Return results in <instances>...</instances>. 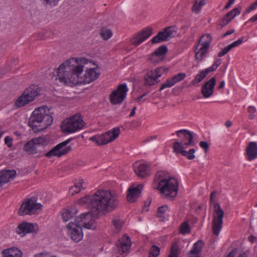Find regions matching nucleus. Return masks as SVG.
Returning <instances> with one entry per match:
<instances>
[{
	"label": "nucleus",
	"instance_id": "obj_34",
	"mask_svg": "<svg viewBox=\"0 0 257 257\" xmlns=\"http://www.w3.org/2000/svg\"><path fill=\"white\" fill-rule=\"evenodd\" d=\"M157 78L152 71L149 72L145 77V84L149 85H153L157 82Z\"/></svg>",
	"mask_w": 257,
	"mask_h": 257
},
{
	"label": "nucleus",
	"instance_id": "obj_30",
	"mask_svg": "<svg viewBox=\"0 0 257 257\" xmlns=\"http://www.w3.org/2000/svg\"><path fill=\"white\" fill-rule=\"evenodd\" d=\"M244 41V37H241L236 41L233 42L232 43L224 47L220 52L218 54V56L219 57H222L230 51L232 48L238 46L243 43Z\"/></svg>",
	"mask_w": 257,
	"mask_h": 257
},
{
	"label": "nucleus",
	"instance_id": "obj_23",
	"mask_svg": "<svg viewBox=\"0 0 257 257\" xmlns=\"http://www.w3.org/2000/svg\"><path fill=\"white\" fill-rule=\"evenodd\" d=\"M133 169L136 174L141 178H144L149 175L148 166L146 164L135 163Z\"/></svg>",
	"mask_w": 257,
	"mask_h": 257
},
{
	"label": "nucleus",
	"instance_id": "obj_14",
	"mask_svg": "<svg viewBox=\"0 0 257 257\" xmlns=\"http://www.w3.org/2000/svg\"><path fill=\"white\" fill-rule=\"evenodd\" d=\"M75 221L81 227L86 229H95L96 224L94 217L89 212L83 213L80 216L76 217Z\"/></svg>",
	"mask_w": 257,
	"mask_h": 257
},
{
	"label": "nucleus",
	"instance_id": "obj_13",
	"mask_svg": "<svg viewBox=\"0 0 257 257\" xmlns=\"http://www.w3.org/2000/svg\"><path fill=\"white\" fill-rule=\"evenodd\" d=\"M72 140V139H69L61 143H59L53 149L47 153L45 154L46 157L48 158H50L52 156L59 157L67 154L71 150V147L66 146Z\"/></svg>",
	"mask_w": 257,
	"mask_h": 257
},
{
	"label": "nucleus",
	"instance_id": "obj_8",
	"mask_svg": "<svg viewBox=\"0 0 257 257\" xmlns=\"http://www.w3.org/2000/svg\"><path fill=\"white\" fill-rule=\"evenodd\" d=\"M119 134V128L116 127L104 134L90 137L89 140L95 142L98 145H103L115 140Z\"/></svg>",
	"mask_w": 257,
	"mask_h": 257
},
{
	"label": "nucleus",
	"instance_id": "obj_32",
	"mask_svg": "<svg viewBox=\"0 0 257 257\" xmlns=\"http://www.w3.org/2000/svg\"><path fill=\"white\" fill-rule=\"evenodd\" d=\"M211 72L208 68L205 69L200 72L196 76L194 79L192 81V84L194 85L201 82L207 75Z\"/></svg>",
	"mask_w": 257,
	"mask_h": 257
},
{
	"label": "nucleus",
	"instance_id": "obj_4",
	"mask_svg": "<svg viewBox=\"0 0 257 257\" xmlns=\"http://www.w3.org/2000/svg\"><path fill=\"white\" fill-rule=\"evenodd\" d=\"M51 115L52 112L47 106L40 107L33 112L29 125L34 132L42 131L52 123Z\"/></svg>",
	"mask_w": 257,
	"mask_h": 257
},
{
	"label": "nucleus",
	"instance_id": "obj_45",
	"mask_svg": "<svg viewBox=\"0 0 257 257\" xmlns=\"http://www.w3.org/2000/svg\"><path fill=\"white\" fill-rule=\"evenodd\" d=\"M221 64V59L219 58L216 59L213 65L207 68L210 72L215 71L217 67Z\"/></svg>",
	"mask_w": 257,
	"mask_h": 257
},
{
	"label": "nucleus",
	"instance_id": "obj_53",
	"mask_svg": "<svg viewBox=\"0 0 257 257\" xmlns=\"http://www.w3.org/2000/svg\"><path fill=\"white\" fill-rule=\"evenodd\" d=\"M217 194V192L216 191H213L211 194H210V202L211 203H212L214 201V198H215V197L216 196Z\"/></svg>",
	"mask_w": 257,
	"mask_h": 257
},
{
	"label": "nucleus",
	"instance_id": "obj_61",
	"mask_svg": "<svg viewBox=\"0 0 257 257\" xmlns=\"http://www.w3.org/2000/svg\"><path fill=\"white\" fill-rule=\"evenodd\" d=\"M224 85H225L224 81H222L220 83V84H219V85L218 86V89H220L223 88L224 87Z\"/></svg>",
	"mask_w": 257,
	"mask_h": 257
},
{
	"label": "nucleus",
	"instance_id": "obj_15",
	"mask_svg": "<svg viewBox=\"0 0 257 257\" xmlns=\"http://www.w3.org/2000/svg\"><path fill=\"white\" fill-rule=\"evenodd\" d=\"M68 233L71 239L75 242H78L83 238L82 227L76 222H70L67 225Z\"/></svg>",
	"mask_w": 257,
	"mask_h": 257
},
{
	"label": "nucleus",
	"instance_id": "obj_37",
	"mask_svg": "<svg viewBox=\"0 0 257 257\" xmlns=\"http://www.w3.org/2000/svg\"><path fill=\"white\" fill-rule=\"evenodd\" d=\"M73 213L68 209L63 210L62 213V217L64 221H67L72 218Z\"/></svg>",
	"mask_w": 257,
	"mask_h": 257
},
{
	"label": "nucleus",
	"instance_id": "obj_38",
	"mask_svg": "<svg viewBox=\"0 0 257 257\" xmlns=\"http://www.w3.org/2000/svg\"><path fill=\"white\" fill-rule=\"evenodd\" d=\"M100 35L103 40H107L112 36V34L110 30L103 28L101 30Z\"/></svg>",
	"mask_w": 257,
	"mask_h": 257
},
{
	"label": "nucleus",
	"instance_id": "obj_7",
	"mask_svg": "<svg viewBox=\"0 0 257 257\" xmlns=\"http://www.w3.org/2000/svg\"><path fill=\"white\" fill-rule=\"evenodd\" d=\"M42 207L40 203L37 202L35 198L26 199L22 204L18 213L21 216L37 214L41 210Z\"/></svg>",
	"mask_w": 257,
	"mask_h": 257
},
{
	"label": "nucleus",
	"instance_id": "obj_58",
	"mask_svg": "<svg viewBox=\"0 0 257 257\" xmlns=\"http://www.w3.org/2000/svg\"><path fill=\"white\" fill-rule=\"evenodd\" d=\"M257 21V14L251 17L249 20V22H254Z\"/></svg>",
	"mask_w": 257,
	"mask_h": 257
},
{
	"label": "nucleus",
	"instance_id": "obj_28",
	"mask_svg": "<svg viewBox=\"0 0 257 257\" xmlns=\"http://www.w3.org/2000/svg\"><path fill=\"white\" fill-rule=\"evenodd\" d=\"M3 257H22L23 252L15 247L4 249L2 252Z\"/></svg>",
	"mask_w": 257,
	"mask_h": 257
},
{
	"label": "nucleus",
	"instance_id": "obj_49",
	"mask_svg": "<svg viewBox=\"0 0 257 257\" xmlns=\"http://www.w3.org/2000/svg\"><path fill=\"white\" fill-rule=\"evenodd\" d=\"M149 59L153 63H158L163 60L161 58L158 57L154 53L150 56Z\"/></svg>",
	"mask_w": 257,
	"mask_h": 257
},
{
	"label": "nucleus",
	"instance_id": "obj_33",
	"mask_svg": "<svg viewBox=\"0 0 257 257\" xmlns=\"http://www.w3.org/2000/svg\"><path fill=\"white\" fill-rule=\"evenodd\" d=\"M112 224L114 227V232L118 233L120 230L123 222L119 217L115 216L112 220Z\"/></svg>",
	"mask_w": 257,
	"mask_h": 257
},
{
	"label": "nucleus",
	"instance_id": "obj_18",
	"mask_svg": "<svg viewBox=\"0 0 257 257\" xmlns=\"http://www.w3.org/2000/svg\"><path fill=\"white\" fill-rule=\"evenodd\" d=\"M187 146H183L182 142H176L174 143L173 150L176 154L181 153L182 156H186L189 160H193L195 158L194 155L195 150L194 149H191L188 152L184 150Z\"/></svg>",
	"mask_w": 257,
	"mask_h": 257
},
{
	"label": "nucleus",
	"instance_id": "obj_56",
	"mask_svg": "<svg viewBox=\"0 0 257 257\" xmlns=\"http://www.w3.org/2000/svg\"><path fill=\"white\" fill-rule=\"evenodd\" d=\"M235 0H229V2H228L227 4L225 6V9H227L229 8L234 3Z\"/></svg>",
	"mask_w": 257,
	"mask_h": 257
},
{
	"label": "nucleus",
	"instance_id": "obj_6",
	"mask_svg": "<svg viewBox=\"0 0 257 257\" xmlns=\"http://www.w3.org/2000/svg\"><path fill=\"white\" fill-rule=\"evenodd\" d=\"M85 125L81 115L76 114L70 118L65 119L62 124L63 131L69 133H74L81 130Z\"/></svg>",
	"mask_w": 257,
	"mask_h": 257
},
{
	"label": "nucleus",
	"instance_id": "obj_35",
	"mask_svg": "<svg viewBox=\"0 0 257 257\" xmlns=\"http://www.w3.org/2000/svg\"><path fill=\"white\" fill-rule=\"evenodd\" d=\"M211 40V37L209 34H204L200 38L198 44L209 47Z\"/></svg>",
	"mask_w": 257,
	"mask_h": 257
},
{
	"label": "nucleus",
	"instance_id": "obj_31",
	"mask_svg": "<svg viewBox=\"0 0 257 257\" xmlns=\"http://www.w3.org/2000/svg\"><path fill=\"white\" fill-rule=\"evenodd\" d=\"M87 184L82 180L80 181L75 183V185L69 188V193L73 195L79 192L81 189H85L86 188Z\"/></svg>",
	"mask_w": 257,
	"mask_h": 257
},
{
	"label": "nucleus",
	"instance_id": "obj_59",
	"mask_svg": "<svg viewBox=\"0 0 257 257\" xmlns=\"http://www.w3.org/2000/svg\"><path fill=\"white\" fill-rule=\"evenodd\" d=\"M256 237L253 235H251L248 238L249 240L252 243H253L256 240Z\"/></svg>",
	"mask_w": 257,
	"mask_h": 257
},
{
	"label": "nucleus",
	"instance_id": "obj_22",
	"mask_svg": "<svg viewBox=\"0 0 257 257\" xmlns=\"http://www.w3.org/2000/svg\"><path fill=\"white\" fill-rule=\"evenodd\" d=\"M143 187L142 184H140L136 187H131L128 190L127 195V200L132 202H135L140 196Z\"/></svg>",
	"mask_w": 257,
	"mask_h": 257
},
{
	"label": "nucleus",
	"instance_id": "obj_46",
	"mask_svg": "<svg viewBox=\"0 0 257 257\" xmlns=\"http://www.w3.org/2000/svg\"><path fill=\"white\" fill-rule=\"evenodd\" d=\"M247 111L249 113L248 118L250 119H253L255 118V115L253 114L256 111V108L254 106H249L247 107Z\"/></svg>",
	"mask_w": 257,
	"mask_h": 257
},
{
	"label": "nucleus",
	"instance_id": "obj_27",
	"mask_svg": "<svg viewBox=\"0 0 257 257\" xmlns=\"http://www.w3.org/2000/svg\"><path fill=\"white\" fill-rule=\"evenodd\" d=\"M247 159L251 161L257 158V144L255 142H250L246 149Z\"/></svg>",
	"mask_w": 257,
	"mask_h": 257
},
{
	"label": "nucleus",
	"instance_id": "obj_2",
	"mask_svg": "<svg viewBox=\"0 0 257 257\" xmlns=\"http://www.w3.org/2000/svg\"><path fill=\"white\" fill-rule=\"evenodd\" d=\"M118 203V196L113 190L99 189L92 195L81 198L78 204L97 213L105 214L116 208Z\"/></svg>",
	"mask_w": 257,
	"mask_h": 257
},
{
	"label": "nucleus",
	"instance_id": "obj_41",
	"mask_svg": "<svg viewBox=\"0 0 257 257\" xmlns=\"http://www.w3.org/2000/svg\"><path fill=\"white\" fill-rule=\"evenodd\" d=\"M186 77V74L184 73H180L174 76L173 77L171 78L172 81L173 82L174 85H175L177 82H179L182 80H183Z\"/></svg>",
	"mask_w": 257,
	"mask_h": 257
},
{
	"label": "nucleus",
	"instance_id": "obj_44",
	"mask_svg": "<svg viewBox=\"0 0 257 257\" xmlns=\"http://www.w3.org/2000/svg\"><path fill=\"white\" fill-rule=\"evenodd\" d=\"M190 229L189 224L187 222H183L180 228V232L185 234L190 232Z\"/></svg>",
	"mask_w": 257,
	"mask_h": 257
},
{
	"label": "nucleus",
	"instance_id": "obj_51",
	"mask_svg": "<svg viewBox=\"0 0 257 257\" xmlns=\"http://www.w3.org/2000/svg\"><path fill=\"white\" fill-rule=\"evenodd\" d=\"M200 147L205 150V152H207L209 148V145L207 142L201 141L199 143Z\"/></svg>",
	"mask_w": 257,
	"mask_h": 257
},
{
	"label": "nucleus",
	"instance_id": "obj_63",
	"mask_svg": "<svg viewBox=\"0 0 257 257\" xmlns=\"http://www.w3.org/2000/svg\"><path fill=\"white\" fill-rule=\"evenodd\" d=\"M146 95V94H144L143 95L140 96L137 99V101L138 102H140L142 99H143V98Z\"/></svg>",
	"mask_w": 257,
	"mask_h": 257
},
{
	"label": "nucleus",
	"instance_id": "obj_26",
	"mask_svg": "<svg viewBox=\"0 0 257 257\" xmlns=\"http://www.w3.org/2000/svg\"><path fill=\"white\" fill-rule=\"evenodd\" d=\"M203 246V241L202 240L198 241L194 244L192 249L188 253L187 257H201Z\"/></svg>",
	"mask_w": 257,
	"mask_h": 257
},
{
	"label": "nucleus",
	"instance_id": "obj_47",
	"mask_svg": "<svg viewBox=\"0 0 257 257\" xmlns=\"http://www.w3.org/2000/svg\"><path fill=\"white\" fill-rule=\"evenodd\" d=\"M165 69L162 67L158 68L155 70L152 71V72L155 74L157 78L161 77L162 74L165 72Z\"/></svg>",
	"mask_w": 257,
	"mask_h": 257
},
{
	"label": "nucleus",
	"instance_id": "obj_29",
	"mask_svg": "<svg viewBox=\"0 0 257 257\" xmlns=\"http://www.w3.org/2000/svg\"><path fill=\"white\" fill-rule=\"evenodd\" d=\"M240 12L237 8H234L230 12L226 14L222 19L220 25L223 27L227 25L237 15L239 14Z\"/></svg>",
	"mask_w": 257,
	"mask_h": 257
},
{
	"label": "nucleus",
	"instance_id": "obj_36",
	"mask_svg": "<svg viewBox=\"0 0 257 257\" xmlns=\"http://www.w3.org/2000/svg\"><path fill=\"white\" fill-rule=\"evenodd\" d=\"M167 47L166 46H161L159 47L154 52V53L155 55H157L158 57H160L162 59H164V55L167 52Z\"/></svg>",
	"mask_w": 257,
	"mask_h": 257
},
{
	"label": "nucleus",
	"instance_id": "obj_9",
	"mask_svg": "<svg viewBox=\"0 0 257 257\" xmlns=\"http://www.w3.org/2000/svg\"><path fill=\"white\" fill-rule=\"evenodd\" d=\"M48 142L46 137H39L32 139L24 146V150L29 154H35L41 151L40 148Z\"/></svg>",
	"mask_w": 257,
	"mask_h": 257
},
{
	"label": "nucleus",
	"instance_id": "obj_12",
	"mask_svg": "<svg viewBox=\"0 0 257 257\" xmlns=\"http://www.w3.org/2000/svg\"><path fill=\"white\" fill-rule=\"evenodd\" d=\"M177 29L176 26L168 27L162 31L160 32L157 36L152 39L151 42L155 44L168 40L169 38H173L177 34Z\"/></svg>",
	"mask_w": 257,
	"mask_h": 257
},
{
	"label": "nucleus",
	"instance_id": "obj_24",
	"mask_svg": "<svg viewBox=\"0 0 257 257\" xmlns=\"http://www.w3.org/2000/svg\"><path fill=\"white\" fill-rule=\"evenodd\" d=\"M209 48L197 44L195 49L196 60L199 61L202 60L208 52Z\"/></svg>",
	"mask_w": 257,
	"mask_h": 257
},
{
	"label": "nucleus",
	"instance_id": "obj_1",
	"mask_svg": "<svg viewBox=\"0 0 257 257\" xmlns=\"http://www.w3.org/2000/svg\"><path fill=\"white\" fill-rule=\"evenodd\" d=\"M88 60L84 58H72L59 65L55 70L52 79L56 83L66 84L69 82L75 85L89 83L95 80L99 73L96 69H87Z\"/></svg>",
	"mask_w": 257,
	"mask_h": 257
},
{
	"label": "nucleus",
	"instance_id": "obj_54",
	"mask_svg": "<svg viewBox=\"0 0 257 257\" xmlns=\"http://www.w3.org/2000/svg\"><path fill=\"white\" fill-rule=\"evenodd\" d=\"M34 257H51V256L48 253H40L35 255Z\"/></svg>",
	"mask_w": 257,
	"mask_h": 257
},
{
	"label": "nucleus",
	"instance_id": "obj_50",
	"mask_svg": "<svg viewBox=\"0 0 257 257\" xmlns=\"http://www.w3.org/2000/svg\"><path fill=\"white\" fill-rule=\"evenodd\" d=\"M257 7V1L254 3L251 4L249 7H248L245 12V13H249L251 11L255 10Z\"/></svg>",
	"mask_w": 257,
	"mask_h": 257
},
{
	"label": "nucleus",
	"instance_id": "obj_64",
	"mask_svg": "<svg viewBox=\"0 0 257 257\" xmlns=\"http://www.w3.org/2000/svg\"><path fill=\"white\" fill-rule=\"evenodd\" d=\"M238 257H246V254L245 253H242L241 254H240Z\"/></svg>",
	"mask_w": 257,
	"mask_h": 257
},
{
	"label": "nucleus",
	"instance_id": "obj_10",
	"mask_svg": "<svg viewBox=\"0 0 257 257\" xmlns=\"http://www.w3.org/2000/svg\"><path fill=\"white\" fill-rule=\"evenodd\" d=\"M224 211L221 208L218 203H215L214 205V212L212 220V230L213 233L218 235L220 230L222 228Z\"/></svg>",
	"mask_w": 257,
	"mask_h": 257
},
{
	"label": "nucleus",
	"instance_id": "obj_55",
	"mask_svg": "<svg viewBox=\"0 0 257 257\" xmlns=\"http://www.w3.org/2000/svg\"><path fill=\"white\" fill-rule=\"evenodd\" d=\"M235 32V30L234 29L233 30H229V31H227L226 32H225L223 35H222V37H225L228 35H231L233 33H234Z\"/></svg>",
	"mask_w": 257,
	"mask_h": 257
},
{
	"label": "nucleus",
	"instance_id": "obj_57",
	"mask_svg": "<svg viewBox=\"0 0 257 257\" xmlns=\"http://www.w3.org/2000/svg\"><path fill=\"white\" fill-rule=\"evenodd\" d=\"M236 252V249L232 250L226 257H234Z\"/></svg>",
	"mask_w": 257,
	"mask_h": 257
},
{
	"label": "nucleus",
	"instance_id": "obj_20",
	"mask_svg": "<svg viewBox=\"0 0 257 257\" xmlns=\"http://www.w3.org/2000/svg\"><path fill=\"white\" fill-rule=\"evenodd\" d=\"M176 135L179 137H181L182 135L184 136L183 140L181 142L183 146L194 145L193 133L187 130H181L176 132Z\"/></svg>",
	"mask_w": 257,
	"mask_h": 257
},
{
	"label": "nucleus",
	"instance_id": "obj_40",
	"mask_svg": "<svg viewBox=\"0 0 257 257\" xmlns=\"http://www.w3.org/2000/svg\"><path fill=\"white\" fill-rule=\"evenodd\" d=\"M179 247L176 243H174L171 248V252L169 257H178Z\"/></svg>",
	"mask_w": 257,
	"mask_h": 257
},
{
	"label": "nucleus",
	"instance_id": "obj_5",
	"mask_svg": "<svg viewBox=\"0 0 257 257\" xmlns=\"http://www.w3.org/2000/svg\"><path fill=\"white\" fill-rule=\"evenodd\" d=\"M40 90V88L37 85H31L26 89L23 93L16 100V107H21L33 101L35 97L39 95Z\"/></svg>",
	"mask_w": 257,
	"mask_h": 257
},
{
	"label": "nucleus",
	"instance_id": "obj_25",
	"mask_svg": "<svg viewBox=\"0 0 257 257\" xmlns=\"http://www.w3.org/2000/svg\"><path fill=\"white\" fill-rule=\"evenodd\" d=\"M16 175L15 170H4L0 173V187L13 179Z\"/></svg>",
	"mask_w": 257,
	"mask_h": 257
},
{
	"label": "nucleus",
	"instance_id": "obj_39",
	"mask_svg": "<svg viewBox=\"0 0 257 257\" xmlns=\"http://www.w3.org/2000/svg\"><path fill=\"white\" fill-rule=\"evenodd\" d=\"M160 252V249L159 247L155 245H153L150 249V252L148 257H157L159 254Z\"/></svg>",
	"mask_w": 257,
	"mask_h": 257
},
{
	"label": "nucleus",
	"instance_id": "obj_62",
	"mask_svg": "<svg viewBox=\"0 0 257 257\" xmlns=\"http://www.w3.org/2000/svg\"><path fill=\"white\" fill-rule=\"evenodd\" d=\"M232 125V122L230 120H227L225 122V126L227 127H230Z\"/></svg>",
	"mask_w": 257,
	"mask_h": 257
},
{
	"label": "nucleus",
	"instance_id": "obj_16",
	"mask_svg": "<svg viewBox=\"0 0 257 257\" xmlns=\"http://www.w3.org/2000/svg\"><path fill=\"white\" fill-rule=\"evenodd\" d=\"M131 247V239L128 236L124 235L116 242L115 251L116 253L122 254L127 253Z\"/></svg>",
	"mask_w": 257,
	"mask_h": 257
},
{
	"label": "nucleus",
	"instance_id": "obj_3",
	"mask_svg": "<svg viewBox=\"0 0 257 257\" xmlns=\"http://www.w3.org/2000/svg\"><path fill=\"white\" fill-rule=\"evenodd\" d=\"M153 187L160 190L168 198H174L177 194L178 182L175 178L171 177L168 172L160 171L156 175Z\"/></svg>",
	"mask_w": 257,
	"mask_h": 257
},
{
	"label": "nucleus",
	"instance_id": "obj_19",
	"mask_svg": "<svg viewBox=\"0 0 257 257\" xmlns=\"http://www.w3.org/2000/svg\"><path fill=\"white\" fill-rule=\"evenodd\" d=\"M215 84L216 78L214 77L204 83L202 86L201 92L204 98H209L213 95Z\"/></svg>",
	"mask_w": 257,
	"mask_h": 257
},
{
	"label": "nucleus",
	"instance_id": "obj_43",
	"mask_svg": "<svg viewBox=\"0 0 257 257\" xmlns=\"http://www.w3.org/2000/svg\"><path fill=\"white\" fill-rule=\"evenodd\" d=\"M46 6L52 8L56 6L60 0H42Z\"/></svg>",
	"mask_w": 257,
	"mask_h": 257
},
{
	"label": "nucleus",
	"instance_id": "obj_60",
	"mask_svg": "<svg viewBox=\"0 0 257 257\" xmlns=\"http://www.w3.org/2000/svg\"><path fill=\"white\" fill-rule=\"evenodd\" d=\"M136 109H137L136 107H134L133 108V109L132 110V111L130 114V117H132L135 115Z\"/></svg>",
	"mask_w": 257,
	"mask_h": 257
},
{
	"label": "nucleus",
	"instance_id": "obj_21",
	"mask_svg": "<svg viewBox=\"0 0 257 257\" xmlns=\"http://www.w3.org/2000/svg\"><path fill=\"white\" fill-rule=\"evenodd\" d=\"M37 225L33 223L23 222L20 224L16 229V232L18 234L26 233L33 232L35 231L38 227Z\"/></svg>",
	"mask_w": 257,
	"mask_h": 257
},
{
	"label": "nucleus",
	"instance_id": "obj_52",
	"mask_svg": "<svg viewBox=\"0 0 257 257\" xmlns=\"http://www.w3.org/2000/svg\"><path fill=\"white\" fill-rule=\"evenodd\" d=\"M5 143L9 148L12 146V139L9 137L5 138Z\"/></svg>",
	"mask_w": 257,
	"mask_h": 257
},
{
	"label": "nucleus",
	"instance_id": "obj_48",
	"mask_svg": "<svg viewBox=\"0 0 257 257\" xmlns=\"http://www.w3.org/2000/svg\"><path fill=\"white\" fill-rule=\"evenodd\" d=\"M174 85L173 82L172 81L171 79H167L166 82L163 84L160 89V90H162L166 88H169Z\"/></svg>",
	"mask_w": 257,
	"mask_h": 257
},
{
	"label": "nucleus",
	"instance_id": "obj_11",
	"mask_svg": "<svg viewBox=\"0 0 257 257\" xmlns=\"http://www.w3.org/2000/svg\"><path fill=\"white\" fill-rule=\"evenodd\" d=\"M128 88L125 84L118 85L116 90L110 94V101L112 104H120L125 98Z\"/></svg>",
	"mask_w": 257,
	"mask_h": 257
},
{
	"label": "nucleus",
	"instance_id": "obj_17",
	"mask_svg": "<svg viewBox=\"0 0 257 257\" xmlns=\"http://www.w3.org/2000/svg\"><path fill=\"white\" fill-rule=\"evenodd\" d=\"M152 34V30L151 28H146L133 37L131 40V43L132 45L137 46L147 39Z\"/></svg>",
	"mask_w": 257,
	"mask_h": 257
},
{
	"label": "nucleus",
	"instance_id": "obj_42",
	"mask_svg": "<svg viewBox=\"0 0 257 257\" xmlns=\"http://www.w3.org/2000/svg\"><path fill=\"white\" fill-rule=\"evenodd\" d=\"M169 211L168 206L164 205L158 208L157 214L158 216L162 217L164 214L169 212Z\"/></svg>",
	"mask_w": 257,
	"mask_h": 257
}]
</instances>
